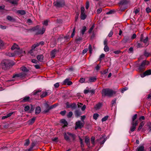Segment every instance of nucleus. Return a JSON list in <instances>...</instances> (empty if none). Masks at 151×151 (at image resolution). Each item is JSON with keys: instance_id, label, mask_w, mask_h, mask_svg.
<instances>
[{"instance_id": "obj_42", "label": "nucleus", "mask_w": 151, "mask_h": 151, "mask_svg": "<svg viewBox=\"0 0 151 151\" xmlns=\"http://www.w3.org/2000/svg\"><path fill=\"white\" fill-rule=\"evenodd\" d=\"M47 95V92H43L42 95H40L41 98L44 97Z\"/></svg>"}, {"instance_id": "obj_24", "label": "nucleus", "mask_w": 151, "mask_h": 151, "mask_svg": "<svg viewBox=\"0 0 151 151\" xmlns=\"http://www.w3.org/2000/svg\"><path fill=\"white\" fill-rule=\"evenodd\" d=\"M14 113V112H11L7 114L6 115V116H3L2 117V119H5L7 118H8L12 114H13Z\"/></svg>"}, {"instance_id": "obj_45", "label": "nucleus", "mask_w": 151, "mask_h": 151, "mask_svg": "<svg viewBox=\"0 0 151 151\" xmlns=\"http://www.w3.org/2000/svg\"><path fill=\"white\" fill-rule=\"evenodd\" d=\"M76 27H74L73 29V32L71 35V37H73L75 35Z\"/></svg>"}, {"instance_id": "obj_63", "label": "nucleus", "mask_w": 151, "mask_h": 151, "mask_svg": "<svg viewBox=\"0 0 151 151\" xmlns=\"http://www.w3.org/2000/svg\"><path fill=\"white\" fill-rule=\"evenodd\" d=\"M46 108V109L43 112L44 113H45L48 112L49 111V110H50V109L49 108Z\"/></svg>"}, {"instance_id": "obj_61", "label": "nucleus", "mask_w": 151, "mask_h": 151, "mask_svg": "<svg viewBox=\"0 0 151 151\" xmlns=\"http://www.w3.org/2000/svg\"><path fill=\"white\" fill-rule=\"evenodd\" d=\"M105 57V55L103 53L99 57V60H101V58H103Z\"/></svg>"}, {"instance_id": "obj_27", "label": "nucleus", "mask_w": 151, "mask_h": 151, "mask_svg": "<svg viewBox=\"0 0 151 151\" xmlns=\"http://www.w3.org/2000/svg\"><path fill=\"white\" fill-rule=\"evenodd\" d=\"M86 30V27L84 26L82 27V29L81 30V33L82 35H83L85 33V32Z\"/></svg>"}, {"instance_id": "obj_3", "label": "nucleus", "mask_w": 151, "mask_h": 151, "mask_svg": "<svg viewBox=\"0 0 151 151\" xmlns=\"http://www.w3.org/2000/svg\"><path fill=\"white\" fill-rule=\"evenodd\" d=\"M1 64L3 68L4 69H6L7 68L12 66L14 65L12 61L8 60H3L1 63Z\"/></svg>"}, {"instance_id": "obj_39", "label": "nucleus", "mask_w": 151, "mask_h": 151, "mask_svg": "<svg viewBox=\"0 0 151 151\" xmlns=\"http://www.w3.org/2000/svg\"><path fill=\"white\" fill-rule=\"evenodd\" d=\"M106 140V139L105 138L102 137L100 139V143L101 144H103L104 143Z\"/></svg>"}, {"instance_id": "obj_20", "label": "nucleus", "mask_w": 151, "mask_h": 151, "mask_svg": "<svg viewBox=\"0 0 151 151\" xmlns=\"http://www.w3.org/2000/svg\"><path fill=\"white\" fill-rule=\"evenodd\" d=\"M128 2L127 0H121L119 4L120 5H123L126 4Z\"/></svg>"}, {"instance_id": "obj_54", "label": "nucleus", "mask_w": 151, "mask_h": 151, "mask_svg": "<svg viewBox=\"0 0 151 151\" xmlns=\"http://www.w3.org/2000/svg\"><path fill=\"white\" fill-rule=\"evenodd\" d=\"M85 79L84 78H81L79 80V82L81 83H84L85 81Z\"/></svg>"}, {"instance_id": "obj_56", "label": "nucleus", "mask_w": 151, "mask_h": 151, "mask_svg": "<svg viewBox=\"0 0 151 151\" xmlns=\"http://www.w3.org/2000/svg\"><path fill=\"white\" fill-rule=\"evenodd\" d=\"M30 107L29 106H27L24 107V110L25 111H28Z\"/></svg>"}, {"instance_id": "obj_53", "label": "nucleus", "mask_w": 151, "mask_h": 151, "mask_svg": "<svg viewBox=\"0 0 151 151\" xmlns=\"http://www.w3.org/2000/svg\"><path fill=\"white\" fill-rule=\"evenodd\" d=\"M94 140H95L94 137H92L91 138V141L92 144L93 145H94V144H95Z\"/></svg>"}, {"instance_id": "obj_16", "label": "nucleus", "mask_w": 151, "mask_h": 151, "mask_svg": "<svg viewBox=\"0 0 151 151\" xmlns=\"http://www.w3.org/2000/svg\"><path fill=\"white\" fill-rule=\"evenodd\" d=\"M74 113L75 116L77 117H78L81 115V112L79 109L76 110L75 111Z\"/></svg>"}, {"instance_id": "obj_14", "label": "nucleus", "mask_w": 151, "mask_h": 151, "mask_svg": "<svg viewBox=\"0 0 151 151\" xmlns=\"http://www.w3.org/2000/svg\"><path fill=\"white\" fill-rule=\"evenodd\" d=\"M57 52V50L55 49L51 51L50 55L52 58H55Z\"/></svg>"}, {"instance_id": "obj_10", "label": "nucleus", "mask_w": 151, "mask_h": 151, "mask_svg": "<svg viewBox=\"0 0 151 151\" xmlns=\"http://www.w3.org/2000/svg\"><path fill=\"white\" fill-rule=\"evenodd\" d=\"M70 78H66L65 79L63 82V84L64 85H70L72 84V82L70 81Z\"/></svg>"}, {"instance_id": "obj_43", "label": "nucleus", "mask_w": 151, "mask_h": 151, "mask_svg": "<svg viewBox=\"0 0 151 151\" xmlns=\"http://www.w3.org/2000/svg\"><path fill=\"white\" fill-rule=\"evenodd\" d=\"M88 49L90 54H91L92 53V46L91 45L89 44V45Z\"/></svg>"}, {"instance_id": "obj_22", "label": "nucleus", "mask_w": 151, "mask_h": 151, "mask_svg": "<svg viewBox=\"0 0 151 151\" xmlns=\"http://www.w3.org/2000/svg\"><path fill=\"white\" fill-rule=\"evenodd\" d=\"M102 105L101 103H99L95 105L94 108L96 110L99 109L101 107Z\"/></svg>"}, {"instance_id": "obj_9", "label": "nucleus", "mask_w": 151, "mask_h": 151, "mask_svg": "<svg viewBox=\"0 0 151 151\" xmlns=\"http://www.w3.org/2000/svg\"><path fill=\"white\" fill-rule=\"evenodd\" d=\"M76 124L78 127L79 128L81 129L84 126V122H81L80 121H78L76 122Z\"/></svg>"}, {"instance_id": "obj_23", "label": "nucleus", "mask_w": 151, "mask_h": 151, "mask_svg": "<svg viewBox=\"0 0 151 151\" xmlns=\"http://www.w3.org/2000/svg\"><path fill=\"white\" fill-rule=\"evenodd\" d=\"M10 3L14 5H17L19 0H7Z\"/></svg>"}, {"instance_id": "obj_2", "label": "nucleus", "mask_w": 151, "mask_h": 151, "mask_svg": "<svg viewBox=\"0 0 151 151\" xmlns=\"http://www.w3.org/2000/svg\"><path fill=\"white\" fill-rule=\"evenodd\" d=\"M64 138L67 142H70V140H74L76 138V135L74 134H72L70 132H67L64 134Z\"/></svg>"}, {"instance_id": "obj_5", "label": "nucleus", "mask_w": 151, "mask_h": 151, "mask_svg": "<svg viewBox=\"0 0 151 151\" xmlns=\"http://www.w3.org/2000/svg\"><path fill=\"white\" fill-rule=\"evenodd\" d=\"M148 64V62L146 60H144L139 66L138 70L139 72H141L143 71L145 68H146V65Z\"/></svg>"}, {"instance_id": "obj_36", "label": "nucleus", "mask_w": 151, "mask_h": 151, "mask_svg": "<svg viewBox=\"0 0 151 151\" xmlns=\"http://www.w3.org/2000/svg\"><path fill=\"white\" fill-rule=\"evenodd\" d=\"M6 55L10 57H13L15 56V52L13 53L8 52L6 53Z\"/></svg>"}, {"instance_id": "obj_4", "label": "nucleus", "mask_w": 151, "mask_h": 151, "mask_svg": "<svg viewBox=\"0 0 151 151\" xmlns=\"http://www.w3.org/2000/svg\"><path fill=\"white\" fill-rule=\"evenodd\" d=\"M54 5L57 7H62L65 5L64 0H58L53 3Z\"/></svg>"}, {"instance_id": "obj_32", "label": "nucleus", "mask_w": 151, "mask_h": 151, "mask_svg": "<svg viewBox=\"0 0 151 151\" xmlns=\"http://www.w3.org/2000/svg\"><path fill=\"white\" fill-rule=\"evenodd\" d=\"M137 151H145L144 149V147L143 146H139L137 149Z\"/></svg>"}, {"instance_id": "obj_25", "label": "nucleus", "mask_w": 151, "mask_h": 151, "mask_svg": "<svg viewBox=\"0 0 151 151\" xmlns=\"http://www.w3.org/2000/svg\"><path fill=\"white\" fill-rule=\"evenodd\" d=\"M41 111V108L40 106L37 107L35 109V114H39Z\"/></svg>"}, {"instance_id": "obj_46", "label": "nucleus", "mask_w": 151, "mask_h": 151, "mask_svg": "<svg viewBox=\"0 0 151 151\" xmlns=\"http://www.w3.org/2000/svg\"><path fill=\"white\" fill-rule=\"evenodd\" d=\"M109 47L108 46H105L104 48V51L106 52H108L109 50Z\"/></svg>"}, {"instance_id": "obj_38", "label": "nucleus", "mask_w": 151, "mask_h": 151, "mask_svg": "<svg viewBox=\"0 0 151 151\" xmlns=\"http://www.w3.org/2000/svg\"><path fill=\"white\" fill-rule=\"evenodd\" d=\"M85 142L87 145H89L90 142V139L89 137H86L85 138Z\"/></svg>"}, {"instance_id": "obj_28", "label": "nucleus", "mask_w": 151, "mask_h": 151, "mask_svg": "<svg viewBox=\"0 0 151 151\" xmlns=\"http://www.w3.org/2000/svg\"><path fill=\"white\" fill-rule=\"evenodd\" d=\"M20 69L23 72H28L29 71V70L24 66H22Z\"/></svg>"}, {"instance_id": "obj_13", "label": "nucleus", "mask_w": 151, "mask_h": 151, "mask_svg": "<svg viewBox=\"0 0 151 151\" xmlns=\"http://www.w3.org/2000/svg\"><path fill=\"white\" fill-rule=\"evenodd\" d=\"M45 105L46 108H49L50 109H51L56 107L58 105V104H56L51 106H49L47 103H46Z\"/></svg>"}, {"instance_id": "obj_57", "label": "nucleus", "mask_w": 151, "mask_h": 151, "mask_svg": "<svg viewBox=\"0 0 151 151\" xmlns=\"http://www.w3.org/2000/svg\"><path fill=\"white\" fill-rule=\"evenodd\" d=\"M81 13H85V8L84 7L82 6L81 7Z\"/></svg>"}, {"instance_id": "obj_59", "label": "nucleus", "mask_w": 151, "mask_h": 151, "mask_svg": "<svg viewBox=\"0 0 151 151\" xmlns=\"http://www.w3.org/2000/svg\"><path fill=\"white\" fill-rule=\"evenodd\" d=\"M48 21L47 20H44L43 21V24L44 25L47 26L48 24Z\"/></svg>"}, {"instance_id": "obj_29", "label": "nucleus", "mask_w": 151, "mask_h": 151, "mask_svg": "<svg viewBox=\"0 0 151 151\" xmlns=\"http://www.w3.org/2000/svg\"><path fill=\"white\" fill-rule=\"evenodd\" d=\"M145 124L144 122H142L140 124L139 127L138 129V131H139L142 129L143 126Z\"/></svg>"}, {"instance_id": "obj_48", "label": "nucleus", "mask_w": 151, "mask_h": 151, "mask_svg": "<svg viewBox=\"0 0 151 151\" xmlns=\"http://www.w3.org/2000/svg\"><path fill=\"white\" fill-rule=\"evenodd\" d=\"M73 114V112L72 111H70L67 115L68 118H70Z\"/></svg>"}, {"instance_id": "obj_33", "label": "nucleus", "mask_w": 151, "mask_h": 151, "mask_svg": "<svg viewBox=\"0 0 151 151\" xmlns=\"http://www.w3.org/2000/svg\"><path fill=\"white\" fill-rule=\"evenodd\" d=\"M41 91V90H36L34 91L33 93V94L34 95H40V93Z\"/></svg>"}, {"instance_id": "obj_44", "label": "nucleus", "mask_w": 151, "mask_h": 151, "mask_svg": "<svg viewBox=\"0 0 151 151\" xmlns=\"http://www.w3.org/2000/svg\"><path fill=\"white\" fill-rule=\"evenodd\" d=\"M94 27V25H93L90 28L89 30L88 31V32L89 33H91L92 32V31Z\"/></svg>"}, {"instance_id": "obj_58", "label": "nucleus", "mask_w": 151, "mask_h": 151, "mask_svg": "<svg viewBox=\"0 0 151 151\" xmlns=\"http://www.w3.org/2000/svg\"><path fill=\"white\" fill-rule=\"evenodd\" d=\"M146 12L148 13L151 12V9L149 7H148L146 8Z\"/></svg>"}, {"instance_id": "obj_60", "label": "nucleus", "mask_w": 151, "mask_h": 151, "mask_svg": "<svg viewBox=\"0 0 151 151\" xmlns=\"http://www.w3.org/2000/svg\"><path fill=\"white\" fill-rule=\"evenodd\" d=\"M113 32L112 30H111L109 33L108 35V36L109 37H111L113 35Z\"/></svg>"}, {"instance_id": "obj_51", "label": "nucleus", "mask_w": 151, "mask_h": 151, "mask_svg": "<svg viewBox=\"0 0 151 151\" xmlns=\"http://www.w3.org/2000/svg\"><path fill=\"white\" fill-rule=\"evenodd\" d=\"M108 118V116H106L102 118L101 119V121L102 122L106 121Z\"/></svg>"}, {"instance_id": "obj_18", "label": "nucleus", "mask_w": 151, "mask_h": 151, "mask_svg": "<svg viewBox=\"0 0 151 151\" xmlns=\"http://www.w3.org/2000/svg\"><path fill=\"white\" fill-rule=\"evenodd\" d=\"M130 39L129 37L128 36H126L124 37L122 40V42L124 43H126L130 41Z\"/></svg>"}, {"instance_id": "obj_62", "label": "nucleus", "mask_w": 151, "mask_h": 151, "mask_svg": "<svg viewBox=\"0 0 151 151\" xmlns=\"http://www.w3.org/2000/svg\"><path fill=\"white\" fill-rule=\"evenodd\" d=\"M27 22L30 25L32 23V22L30 19H27Z\"/></svg>"}, {"instance_id": "obj_55", "label": "nucleus", "mask_w": 151, "mask_h": 151, "mask_svg": "<svg viewBox=\"0 0 151 151\" xmlns=\"http://www.w3.org/2000/svg\"><path fill=\"white\" fill-rule=\"evenodd\" d=\"M133 51V49L132 47H130L128 50V52L129 53L132 52Z\"/></svg>"}, {"instance_id": "obj_26", "label": "nucleus", "mask_w": 151, "mask_h": 151, "mask_svg": "<svg viewBox=\"0 0 151 151\" xmlns=\"http://www.w3.org/2000/svg\"><path fill=\"white\" fill-rule=\"evenodd\" d=\"M19 48L17 45L14 43V44L13 45L11 48V49L12 50H14L15 49H17V50H19Z\"/></svg>"}, {"instance_id": "obj_17", "label": "nucleus", "mask_w": 151, "mask_h": 151, "mask_svg": "<svg viewBox=\"0 0 151 151\" xmlns=\"http://www.w3.org/2000/svg\"><path fill=\"white\" fill-rule=\"evenodd\" d=\"M60 122L62 124V125L64 127H66L68 125L67 122L65 119H62L60 120Z\"/></svg>"}, {"instance_id": "obj_31", "label": "nucleus", "mask_w": 151, "mask_h": 151, "mask_svg": "<svg viewBox=\"0 0 151 151\" xmlns=\"http://www.w3.org/2000/svg\"><path fill=\"white\" fill-rule=\"evenodd\" d=\"M39 46V44H38L35 43L34 45H33L32 47V49L30 50V53H31L32 52V51L33 50H34L36 48V47Z\"/></svg>"}, {"instance_id": "obj_41", "label": "nucleus", "mask_w": 151, "mask_h": 151, "mask_svg": "<svg viewBox=\"0 0 151 151\" xmlns=\"http://www.w3.org/2000/svg\"><path fill=\"white\" fill-rule=\"evenodd\" d=\"M137 114H134L132 117V122H134V123H135V121H135V120L137 119Z\"/></svg>"}, {"instance_id": "obj_64", "label": "nucleus", "mask_w": 151, "mask_h": 151, "mask_svg": "<svg viewBox=\"0 0 151 151\" xmlns=\"http://www.w3.org/2000/svg\"><path fill=\"white\" fill-rule=\"evenodd\" d=\"M148 126L149 127V128L150 131L151 130V122H149L147 124Z\"/></svg>"}, {"instance_id": "obj_15", "label": "nucleus", "mask_w": 151, "mask_h": 151, "mask_svg": "<svg viewBox=\"0 0 151 151\" xmlns=\"http://www.w3.org/2000/svg\"><path fill=\"white\" fill-rule=\"evenodd\" d=\"M25 51L22 49H19L18 50H16L14 51L15 55H20L23 53H25Z\"/></svg>"}, {"instance_id": "obj_1", "label": "nucleus", "mask_w": 151, "mask_h": 151, "mask_svg": "<svg viewBox=\"0 0 151 151\" xmlns=\"http://www.w3.org/2000/svg\"><path fill=\"white\" fill-rule=\"evenodd\" d=\"M116 92L115 91L109 88H104L102 90V94L103 96H106L111 97Z\"/></svg>"}, {"instance_id": "obj_49", "label": "nucleus", "mask_w": 151, "mask_h": 151, "mask_svg": "<svg viewBox=\"0 0 151 151\" xmlns=\"http://www.w3.org/2000/svg\"><path fill=\"white\" fill-rule=\"evenodd\" d=\"M99 115L97 114H93V119L96 120L98 117L99 116Z\"/></svg>"}, {"instance_id": "obj_12", "label": "nucleus", "mask_w": 151, "mask_h": 151, "mask_svg": "<svg viewBox=\"0 0 151 151\" xmlns=\"http://www.w3.org/2000/svg\"><path fill=\"white\" fill-rule=\"evenodd\" d=\"M32 100V99H30L29 96H26L23 98V99L21 101V102H31Z\"/></svg>"}, {"instance_id": "obj_52", "label": "nucleus", "mask_w": 151, "mask_h": 151, "mask_svg": "<svg viewBox=\"0 0 151 151\" xmlns=\"http://www.w3.org/2000/svg\"><path fill=\"white\" fill-rule=\"evenodd\" d=\"M29 141L28 139H27L24 144L25 146H27L29 145Z\"/></svg>"}, {"instance_id": "obj_11", "label": "nucleus", "mask_w": 151, "mask_h": 151, "mask_svg": "<svg viewBox=\"0 0 151 151\" xmlns=\"http://www.w3.org/2000/svg\"><path fill=\"white\" fill-rule=\"evenodd\" d=\"M97 80V78L96 77H90L88 78V81L86 83H91L95 82Z\"/></svg>"}, {"instance_id": "obj_47", "label": "nucleus", "mask_w": 151, "mask_h": 151, "mask_svg": "<svg viewBox=\"0 0 151 151\" xmlns=\"http://www.w3.org/2000/svg\"><path fill=\"white\" fill-rule=\"evenodd\" d=\"M35 145V144L34 142H32L31 144V146L29 149V150L30 151L32 150L33 147Z\"/></svg>"}, {"instance_id": "obj_21", "label": "nucleus", "mask_w": 151, "mask_h": 151, "mask_svg": "<svg viewBox=\"0 0 151 151\" xmlns=\"http://www.w3.org/2000/svg\"><path fill=\"white\" fill-rule=\"evenodd\" d=\"M151 74V69H150L146 71L143 73V76L142 77H145L147 75H149Z\"/></svg>"}, {"instance_id": "obj_8", "label": "nucleus", "mask_w": 151, "mask_h": 151, "mask_svg": "<svg viewBox=\"0 0 151 151\" xmlns=\"http://www.w3.org/2000/svg\"><path fill=\"white\" fill-rule=\"evenodd\" d=\"M138 124V121H136L135 123L132 122L131 123L132 126L130 128V131L132 132H134L135 130L136 126Z\"/></svg>"}, {"instance_id": "obj_7", "label": "nucleus", "mask_w": 151, "mask_h": 151, "mask_svg": "<svg viewBox=\"0 0 151 151\" xmlns=\"http://www.w3.org/2000/svg\"><path fill=\"white\" fill-rule=\"evenodd\" d=\"M26 76V73H21L18 74H16L13 75L12 78H22L25 76Z\"/></svg>"}, {"instance_id": "obj_34", "label": "nucleus", "mask_w": 151, "mask_h": 151, "mask_svg": "<svg viewBox=\"0 0 151 151\" xmlns=\"http://www.w3.org/2000/svg\"><path fill=\"white\" fill-rule=\"evenodd\" d=\"M17 12L22 15H24L26 14L25 11L23 10H18Z\"/></svg>"}, {"instance_id": "obj_35", "label": "nucleus", "mask_w": 151, "mask_h": 151, "mask_svg": "<svg viewBox=\"0 0 151 151\" xmlns=\"http://www.w3.org/2000/svg\"><path fill=\"white\" fill-rule=\"evenodd\" d=\"M81 19L84 20L86 17V15L85 14V13H81Z\"/></svg>"}, {"instance_id": "obj_40", "label": "nucleus", "mask_w": 151, "mask_h": 151, "mask_svg": "<svg viewBox=\"0 0 151 151\" xmlns=\"http://www.w3.org/2000/svg\"><path fill=\"white\" fill-rule=\"evenodd\" d=\"M7 19L8 20L12 22L15 21V19L10 16H8L7 17Z\"/></svg>"}, {"instance_id": "obj_30", "label": "nucleus", "mask_w": 151, "mask_h": 151, "mask_svg": "<svg viewBox=\"0 0 151 151\" xmlns=\"http://www.w3.org/2000/svg\"><path fill=\"white\" fill-rule=\"evenodd\" d=\"M36 119L35 117H33L28 121V124L30 125L32 124L35 122Z\"/></svg>"}, {"instance_id": "obj_50", "label": "nucleus", "mask_w": 151, "mask_h": 151, "mask_svg": "<svg viewBox=\"0 0 151 151\" xmlns=\"http://www.w3.org/2000/svg\"><path fill=\"white\" fill-rule=\"evenodd\" d=\"M137 48L142 47H143L141 43L137 42Z\"/></svg>"}, {"instance_id": "obj_19", "label": "nucleus", "mask_w": 151, "mask_h": 151, "mask_svg": "<svg viewBox=\"0 0 151 151\" xmlns=\"http://www.w3.org/2000/svg\"><path fill=\"white\" fill-rule=\"evenodd\" d=\"M37 60L40 62H42L43 60L44 56L42 55H38L37 56Z\"/></svg>"}, {"instance_id": "obj_37", "label": "nucleus", "mask_w": 151, "mask_h": 151, "mask_svg": "<svg viewBox=\"0 0 151 151\" xmlns=\"http://www.w3.org/2000/svg\"><path fill=\"white\" fill-rule=\"evenodd\" d=\"M76 107V103H74L70 104V108H71L72 109H75Z\"/></svg>"}, {"instance_id": "obj_6", "label": "nucleus", "mask_w": 151, "mask_h": 151, "mask_svg": "<svg viewBox=\"0 0 151 151\" xmlns=\"http://www.w3.org/2000/svg\"><path fill=\"white\" fill-rule=\"evenodd\" d=\"M39 26H37L34 28L33 30H37L36 34L37 35L43 34L45 32V29L44 27H43L41 30H39Z\"/></svg>"}]
</instances>
